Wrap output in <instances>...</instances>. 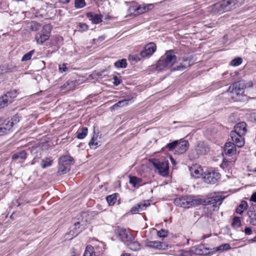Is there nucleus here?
Instances as JSON below:
<instances>
[{
	"label": "nucleus",
	"instance_id": "nucleus-1",
	"mask_svg": "<svg viewBox=\"0 0 256 256\" xmlns=\"http://www.w3.org/2000/svg\"><path fill=\"white\" fill-rule=\"evenodd\" d=\"M223 198L220 196L212 197L210 198L208 200L201 198L198 196L189 195L184 196L177 198L174 200V204L176 206L185 208H189L192 206H196L201 204L205 205L206 204H221Z\"/></svg>",
	"mask_w": 256,
	"mask_h": 256
},
{
	"label": "nucleus",
	"instance_id": "nucleus-2",
	"mask_svg": "<svg viewBox=\"0 0 256 256\" xmlns=\"http://www.w3.org/2000/svg\"><path fill=\"white\" fill-rule=\"evenodd\" d=\"M176 62V56H175L174 51L172 50H168L158 62L156 69V70L160 71L167 68L173 70L172 68L175 67H173V66Z\"/></svg>",
	"mask_w": 256,
	"mask_h": 256
},
{
	"label": "nucleus",
	"instance_id": "nucleus-3",
	"mask_svg": "<svg viewBox=\"0 0 256 256\" xmlns=\"http://www.w3.org/2000/svg\"><path fill=\"white\" fill-rule=\"evenodd\" d=\"M244 0H219L211 8L214 13L224 12L230 10L234 6L241 5Z\"/></svg>",
	"mask_w": 256,
	"mask_h": 256
},
{
	"label": "nucleus",
	"instance_id": "nucleus-4",
	"mask_svg": "<svg viewBox=\"0 0 256 256\" xmlns=\"http://www.w3.org/2000/svg\"><path fill=\"white\" fill-rule=\"evenodd\" d=\"M244 84L236 82L232 84L228 88V92L231 94V98L236 101L241 100L244 94Z\"/></svg>",
	"mask_w": 256,
	"mask_h": 256
},
{
	"label": "nucleus",
	"instance_id": "nucleus-5",
	"mask_svg": "<svg viewBox=\"0 0 256 256\" xmlns=\"http://www.w3.org/2000/svg\"><path fill=\"white\" fill-rule=\"evenodd\" d=\"M189 146L188 140H175L172 143L168 144L166 146L170 150H174V154H182L186 152Z\"/></svg>",
	"mask_w": 256,
	"mask_h": 256
},
{
	"label": "nucleus",
	"instance_id": "nucleus-6",
	"mask_svg": "<svg viewBox=\"0 0 256 256\" xmlns=\"http://www.w3.org/2000/svg\"><path fill=\"white\" fill-rule=\"evenodd\" d=\"M72 160V158L68 156H64L60 158L58 173L61 175L68 172L70 169Z\"/></svg>",
	"mask_w": 256,
	"mask_h": 256
},
{
	"label": "nucleus",
	"instance_id": "nucleus-7",
	"mask_svg": "<svg viewBox=\"0 0 256 256\" xmlns=\"http://www.w3.org/2000/svg\"><path fill=\"white\" fill-rule=\"evenodd\" d=\"M154 167L157 170L158 174L162 176H168L169 166L168 161H160L154 159L152 160Z\"/></svg>",
	"mask_w": 256,
	"mask_h": 256
},
{
	"label": "nucleus",
	"instance_id": "nucleus-8",
	"mask_svg": "<svg viewBox=\"0 0 256 256\" xmlns=\"http://www.w3.org/2000/svg\"><path fill=\"white\" fill-rule=\"evenodd\" d=\"M51 30L50 26L46 25L43 27L42 30L36 35V40L38 44H42L50 38V34Z\"/></svg>",
	"mask_w": 256,
	"mask_h": 256
},
{
	"label": "nucleus",
	"instance_id": "nucleus-9",
	"mask_svg": "<svg viewBox=\"0 0 256 256\" xmlns=\"http://www.w3.org/2000/svg\"><path fill=\"white\" fill-rule=\"evenodd\" d=\"M220 174L216 170L207 171L204 172V181L207 184H215L220 178Z\"/></svg>",
	"mask_w": 256,
	"mask_h": 256
},
{
	"label": "nucleus",
	"instance_id": "nucleus-10",
	"mask_svg": "<svg viewBox=\"0 0 256 256\" xmlns=\"http://www.w3.org/2000/svg\"><path fill=\"white\" fill-rule=\"evenodd\" d=\"M16 96V91L13 90L6 92L4 96L0 97V109L7 106L8 103H11L13 99Z\"/></svg>",
	"mask_w": 256,
	"mask_h": 256
},
{
	"label": "nucleus",
	"instance_id": "nucleus-11",
	"mask_svg": "<svg viewBox=\"0 0 256 256\" xmlns=\"http://www.w3.org/2000/svg\"><path fill=\"white\" fill-rule=\"evenodd\" d=\"M156 46L154 42H150L146 44L144 50L140 52V55L142 58L150 56L156 50Z\"/></svg>",
	"mask_w": 256,
	"mask_h": 256
},
{
	"label": "nucleus",
	"instance_id": "nucleus-12",
	"mask_svg": "<svg viewBox=\"0 0 256 256\" xmlns=\"http://www.w3.org/2000/svg\"><path fill=\"white\" fill-rule=\"evenodd\" d=\"M150 205L149 200H143L133 206L130 210V212L132 214H138L145 210Z\"/></svg>",
	"mask_w": 256,
	"mask_h": 256
},
{
	"label": "nucleus",
	"instance_id": "nucleus-13",
	"mask_svg": "<svg viewBox=\"0 0 256 256\" xmlns=\"http://www.w3.org/2000/svg\"><path fill=\"white\" fill-rule=\"evenodd\" d=\"M116 234L120 240L123 242H127L132 240L133 236L130 234H128L125 229L118 228L116 230Z\"/></svg>",
	"mask_w": 256,
	"mask_h": 256
},
{
	"label": "nucleus",
	"instance_id": "nucleus-14",
	"mask_svg": "<svg viewBox=\"0 0 256 256\" xmlns=\"http://www.w3.org/2000/svg\"><path fill=\"white\" fill-rule=\"evenodd\" d=\"M14 122L11 120H6L0 124V136L8 134L12 129Z\"/></svg>",
	"mask_w": 256,
	"mask_h": 256
},
{
	"label": "nucleus",
	"instance_id": "nucleus-15",
	"mask_svg": "<svg viewBox=\"0 0 256 256\" xmlns=\"http://www.w3.org/2000/svg\"><path fill=\"white\" fill-rule=\"evenodd\" d=\"M145 246L147 248L156 250H166L168 247L166 244L157 240L147 241L145 244Z\"/></svg>",
	"mask_w": 256,
	"mask_h": 256
},
{
	"label": "nucleus",
	"instance_id": "nucleus-16",
	"mask_svg": "<svg viewBox=\"0 0 256 256\" xmlns=\"http://www.w3.org/2000/svg\"><path fill=\"white\" fill-rule=\"evenodd\" d=\"M232 140L238 148H242L244 144V138L242 137V134L232 132L230 133Z\"/></svg>",
	"mask_w": 256,
	"mask_h": 256
},
{
	"label": "nucleus",
	"instance_id": "nucleus-17",
	"mask_svg": "<svg viewBox=\"0 0 256 256\" xmlns=\"http://www.w3.org/2000/svg\"><path fill=\"white\" fill-rule=\"evenodd\" d=\"M194 254L197 255H206L210 250L204 244H200L192 247Z\"/></svg>",
	"mask_w": 256,
	"mask_h": 256
},
{
	"label": "nucleus",
	"instance_id": "nucleus-18",
	"mask_svg": "<svg viewBox=\"0 0 256 256\" xmlns=\"http://www.w3.org/2000/svg\"><path fill=\"white\" fill-rule=\"evenodd\" d=\"M190 172L191 176L195 178H200L204 173L203 170L198 164H195L191 166L190 168Z\"/></svg>",
	"mask_w": 256,
	"mask_h": 256
},
{
	"label": "nucleus",
	"instance_id": "nucleus-19",
	"mask_svg": "<svg viewBox=\"0 0 256 256\" xmlns=\"http://www.w3.org/2000/svg\"><path fill=\"white\" fill-rule=\"evenodd\" d=\"M195 150L198 155H204L209 150L207 145L203 142H199L197 143Z\"/></svg>",
	"mask_w": 256,
	"mask_h": 256
},
{
	"label": "nucleus",
	"instance_id": "nucleus-20",
	"mask_svg": "<svg viewBox=\"0 0 256 256\" xmlns=\"http://www.w3.org/2000/svg\"><path fill=\"white\" fill-rule=\"evenodd\" d=\"M178 60L182 61V62L173 68V70H182L190 65L191 60L188 58H182V59L180 58Z\"/></svg>",
	"mask_w": 256,
	"mask_h": 256
},
{
	"label": "nucleus",
	"instance_id": "nucleus-21",
	"mask_svg": "<svg viewBox=\"0 0 256 256\" xmlns=\"http://www.w3.org/2000/svg\"><path fill=\"white\" fill-rule=\"evenodd\" d=\"M225 154L229 156H232L236 154V148L235 144L233 142H226L224 148Z\"/></svg>",
	"mask_w": 256,
	"mask_h": 256
},
{
	"label": "nucleus",
	"instance_id": "nucleus-22",
	"mask_svg": "<svg viewBox=\"0 0 256 256\" xmlns=\"http://www.w3.org/2000/svg\"><path fill=\"white\" fill-rule=\"evenodd\" d=\"M86 17L94 24H98L102 21V16L100 14L94 12H88L86 14Z\"/></svg>",
	"mask_w": 256,
	"mask_h": 256
},
{
	"label": "nucleus",
	"instance_id": "nucleus-23",
	"mask_svg": "<svg viewBox=\"0 0 256 256\" xmlns=\"http://www.w3.org/2000/svg\"><path fill=\"white\" fill-rule=\"evenodd\" d=\"M154 8V5L153 4H148L146 5L138 6L136 8H133V10H134L136 14H141L152 9Z\"/></svg>",
	"mask_w": 256,
	"mask_h": 256
},
{
	"label": "nucleus",
	"instance_id": "nucleus-24",
	"mask_svg": "<svg viewBox=\"0 0 256 256\" xmlns=\"http://www.w3.org/2000/svg\"><path fill=\"white\" fill-rule=\"evenodd\" d=\"M232 132L244 135L246 132V124L244 122L238 123L234 126Z\"/></svg>",
	"mask_w": 256,
	"mask_h": 256
},
{
	"label": "nucleus",
	"instance_id": "nucleus-25",
	"mask_svg": "<svg viewBox=\"0 0 256 256\" xmlns=\"http://www.w3.org/2000/svg\"><path fill=\"white\" fill-rule=\"evenodd\" d=\"M129 182L132 187L138 188L142 184V180L135 176H129Z\"/></svg>",
	"mask_w": 256,
	"mask_h": 256
},
{
	"label": "nucleus",
	"instance_id": "nucleus-26",
	"mask_svg": "<svg viewBox=\"0 0 256 256\" xmlns=\"http://www.w3.org/2000/svg\"><path fill=\"white\" fill-rule=\"evenodd\" d=\"M234 160H228L224 159L220 164V167L224 170H229L234 166Z\"/></svg>",
	"mask_w": 256,
	"mask_h": 256
},
{
	"label": "nucleus",
	"instance_id": "nucleus-27",
	"mask_svg": "<svg viewBox=\"0 0 256 256\" xmlns=\"http://www.w3.org/2000/svg\"><path fill=\"white\" fill-rule=\"evenodd\" d=\"M80 222H76L74 226L71 228L69 234L72 235V237L76 236L82 230H80Z\"/></svg>",
	"mask_w": 256,
	"mask_h": 256
},
{
	"label": "nucleus",
	"instance_id": "nucleus-28",
	"mask_svg": "<svg viewBox=\"0 0 256 256\" xmlns=\"http://www.w3.org/2000/svg\"><path fill=\"white\" fill-rule=\"evenodd\" d=\"M26 158V153L25 150L14 154L12 156V159L14 160H24Z\"/></svg>",
	"mask_w": 256,
	"mask_h": 256
},
{
	"label": "nucleus",
	"instance_id": "nucleus-29",
	"mask_svg": "<svg viewBox=\"0 0 256 256\" xmlns=\"http://www.w3.org/2000/svg\"><path fill=\"white\" fill-rule=\"evenodd\" d=\"M127 244L128 248L134 251H137L140 249V245L138 242L129 241Z\"/></svg>",
	"mask_w": 256,
	"mask_h": 256
},
{
	"label": "nucleus",
	"instance_id": "nucleus-30",
	"mask_svg": "<svg viewBox=\"0 0 256 256\" xmlns=\"http://www.w3.org/2000/svg\"><path fill=\"white\" fill-rule=\"evenodd\" d=\"M88 130L86 127H82L76 132V138L78 139L84 138L88 134Z\"/></svg>",
	"mask_w": 256,
	"mask_h": 256
},
{
	"label": "nucleus",
	"instance_id": "nucleus-31",
	"mask_svg": "<svg viewBox=\"0 0 256 256\" xmlns=\"http://www.w3.org/2000/svg\"><path fill=\"white\" fill-rule=\"evenodd\" d=\"M248 204L246 201H242L239 206L236 209V212L242 214L248 208Z\"/></svg>",
	"mask_w": 256,
	"mask_h": 256
},
{
	"label": "nucleus",
	"instance_id": "nucleus-32",
	"mask_svg": "<svg viewBox=\"0 0 256 256\" xmlns=\"http://www.w3.org/2000/svg\"><path fill=\"white\" fill-rule=\"evenodd\" d=\"M53 163V160L50 158L46 157L44 158L40 164L41 167L43 168L50 166Z\"/></svg>",
	"mask_w": 256,
	"mask_h": 256
},
{
	"label": "nucleus",
	"instance_id": "nucleus-33",
	"mask_svg": "<svg viewBox=\"0 0 256 256\" xmlns=\"http://www.w3.org/2000/svg\"><path fill=\"white\" fill-rule=\"evenodd\" d=\"M83 256H96L94 247L91 245L88 246L86 248Z\"/></svg>",
	"mask_w": 256,
	"mask_h": 256
},
{
	"label": "nucleus",
	"instance_id": "nucleus-34",
	"mask_svg": "<svg viewBox=\"0 0 256 256\" xmlns=\"http://www.w3.org/2000/svg\"><path fill=\"white\" fill-rule=\"evenodd\" d=\"M231 249V246L228 244H223L214 248L216 252H223L228 250Z\"/></svg>",
	"mask_w": 256,
	"mask_h": 256
},
{
	"label": "nucleus",
	"instance_id": "nucleus-35",
	"mask_svg": "<svg viewBox=\"0 0 256 256\" xmlns=\"http://www.w3.org/2000/svg\"><path fill=\"white\" fill-rule=\"evenodd\" d=\"M194 252L192 247L187 250H181L178 256H192L194 255Z\"/></svg>",
	"mask_w": 256,
	"mask_h": 256
},
{
	"label": "nucleus",
	"instance_id": "nucleus-36",
	"mask_svg": "<svg viewBox=\"0 0 256 256\" xmlns=\"http://www.w3.org/2000/svg\"><path fill=\"white\" fill-rule=\"evenodd\" d=\"M127 66L126 60L122 59L114 62V66L118 68H125Z\"/></svg>",
	"mask_w": 256,
	"mask_h": 256
},
{
	"label": "nucleus",
	"instance_id": "nucleus-37",
	"mask_svg": "<svg viewBox=\"0 0 256 256\" xmlns=\"http://www.w3.org/2000/svg\"><path fill=\"white\" fill-rule=\"evenodd\" d=\"M116 194L108 196L106 198L109 205H113L116 202Z\"/></svg>",
	"mask_w": 256,
	"mask_h": 256
},
{
	"label": "nucleus",
	"instance_id": "nucleus-38",
	"mask_svg": "<svg viewBox=\"0 0 256 256\" xmlns=\"http://www.w3.org/2000/svg\"><path fill=\"white\" fill-rule=\"evenodd\" d=\"M232 226L234 228H238L241 225L240 218L238 216L234 217L232 222Z\"/></svg>",
	"mask_w": 256,
	"mask_h": 256
},
{
	"label": "nucleus",
	"instance_id": "nucleus-39",
	"mask_svg": "<svg viewBox=\"0 0 256 256\" xmlns=\"http://www.w3.org/2000/svg\"><path fill=\"white\" fill-rule=\"evenodd\" d=\"M34 50H32L28 52L26 54H24L23 57L22 58V62H26L27 60H28L31 59L32 56L34 54Z\"/></svg>",
	"mask_w": 256,
	"mask_h": 256
},
{
	"label": "nucleus",
	"instance_id": "nucleus-40",
	"mask_svg": "<svg viewBox=\"0 0 256 256\" xmlns=\"http://www.w3.org/2000/svg\"><path fill=\"white\" fill-rule=\"evenodd\" d=\"M98 142L97 141V137H92L90 142H89V146L92 148H95L98 146Z\"/></svg>",
	"mask_w": 256,
	"mask_h": 256
},
{
	"label": "nucleus",
	"instance_id": "nucleus-41",
	"mask_svg": "<svg viewBox=\"0 0 256 256\" xmlns=\"http://www.w3.org/2000/svg\"><path fill=\"white\" fill-rule=\"evenodd\" d=\"M242 62V60L241 58H236L232 60L230 62V65L234 66H236L240 65Z\"/></svg>",
	"mask_w": 256,
	"mask_h": 256
},
{
	"label": "nucleus",
	"instance_id": "nucleus-42",
	"mask_svg": "<svg viewBox=\"0 0 256 256\" xmlns=\"http://www.w3.org/2000/svg\"><path fill=\"white\" fill-rule=\"evenodd\" d=\"M86 5L84 0H75L74 6L77 8H80L84 7Z\"/></svg>",
	"mask_w": 256,
	"mask_h": 256
},
{
	"label": "nucleus",
	"instance_id": "nucleus-43",
	"mask_svg": "<svg viewBox=\"0 0 256 256\" xmlns=\"http://www.w3.org/2000/svg\"><path fill=\"white\" fill-rule=\"evenodd\" d=\"M168 232L167 230L162 229L157 232V235L160 238H164L168 236Z\"/></svg>",
	"mask_w": 256,
	"mask_h": 256
},
{
	"label": "nucleus",
	"instance_id": "nucleus-44",
	"mask_svg": "<svg viewBox=\"0 0 256 256\" xmlns=\"http://www.w3.org/2000/svg\"><path fill=\"white\" fill-rule=\"evenodd\" d=\"M41 26L40 24L36 22H32L30 25V28L33 31H36L40 29Z\"/></svg>",
	"mask_w": 256,
	"mask_h": 256
},
{
	"label": "nucleus",
	"instance_id": "nucleus-45",
	"mask_svg": "<svg viewBox=\"0 0 256 256\" xmlns=\"http://www.w3.org/2000/svg\"><path fill=\"white\" fill-rule=\"evenodd\" d=\"M78 31L83 32L88 30V26L85 23H80L78 25Z\"/></svg>",
	"mask_w": 256,
	"mask_h": 256
},
{
	"label": "nucleus",
	"instance_id": "nucleus-46",
	"mask_svg": "<svg viewBox=\"0 0 256 256\" xmlns=\"http://www.w3.org/2000/svg\"><path fill=\"white\" fill-rule=\"evenodd\" d=\"M128 100H123L120 101L118 103L114 105V106L116 107V106H124V104L126 105V104H128Z\"/></svg>",
	"mask_w": 256,
	"mask_h": 256
},
{
	"label": "nucleus",
	"instance_id": "nucleus-47",
	"mask_svg": "<svg viewBox=\"0 0 256 256\" xmlns=\"http://www.w3.org/2000/svg\"><path fill=\"white\" fill-rule=\"evenodd\" d=\"M58 69L60 72H63L66 71L68 68L66 67V64H63L62 65H60L58 67Z\"/></svg>",
	"mask_w": 256,
	"mask_h": 256
},
{
	"label": "nucleus",
	"instance_id": "nucleus-48",
	"mask_svg": "<svg viewBox=\"0 0 256 256\" xmlns=\"http://www.w3.org/2000/svg\"><path fill=\"white\" fill-rule=\"evenodd\" d=\"M256 214V208H253L252 210L250 209V210L248 212V216L249 218H250L254 216V214Z\"/></svg>",
	"mask_w": 256,
	"mask_h": 256
},
{
	"label": "nucleus",
	"instance_id": "nucleus-49",
	"mask_svg": "<svg viewBox=\"0 0 256 256\" xmlns=\"http://www.w3.org/2000/svg\"><path fill=\"white\" fill-rule=\"evenodd\" d=\"M114 81L113 82V84L114 86H116L120 84L122 82L121 80L119 78L117 77L116 76H114Z\"/></svg>",
	"mask_w": 256,
	"mask_h": 256
},
{
	"label": "nucleus",
	"instance_id": "nucleus-50",
	"mask_svg": "<svg viewBox=\"0 0 256 256\" xmlns=\"http://www.w3.org/2000/svg\"><path fill=\"white\" fill-rule=\"evenodd\" d=\"M256 208V205L253 206V208ZM250 223L253 225L256 226V214H254V216L250 218Z\"/></svg>",
	"mask_w": 256,
	"mask_h": 256
},
{
	"label": "nucleus",
	"instance_id": "nucleus-51",
	"mask_svg": "<svg viewBox=\"0 0 256 256\" xmlns=\"http://www.w3.org/2000/svg\"><path fill=\"white\" fill-rule=\"evenodd\" d=\"M244 232H245L246 234L250 235L252 233V230L250 228H246L244 230Z\"/></svg>",
	"mask_w": 256,
	"mask_h": 256
},
{
	"label": "nucleus",
	"instance_id": "nucleus-52",
	"mask_svg": "<svg viewBox=\"0 0 256 256\" xmlns=\"http://www.w3.org/2000/svg\"><path fill=\"white\" fill-rule=\"evenodd\" d=\"M71 0H58V2L63 4H68Z\"/></svg>",
	"mask_w": 256,
	"mask_h": 256
},
{
	"label": "nucleus",
	"instance_id": "nucleus-53",
	"mask_svg": "<svg viewBox=\"0 0 256 256\" xmlns=\"http://www.w3.org/2000/svg\"><path fill=\"white\" fill-rule=\"evenodd\" d=\"M250 200L256 202V192H254L250 197Z\"/></svg>",
	"mask_w": 256,
	"mask_h": 256
},
{
	"label": "nucleus",
	"instance_id": "nucleus-54",
	"mask_svg": "<svg viewBox=\"0 0 256 256\" xmlns=\"http://www.w3.org/2000/svg\"><path fill=\"white\" fill-rule=\"evenodd\" d=\"M253 86V83L252 82H248L246 83V84H244V89L247 87H248V88H250V87H252Z\"/></svg>",
	"mask_w": 256,
	"mask_h": 256
},
{
	"label": "nucleus",
	"instance_id": "nucleus-55",
	"mask_svg": "<svg viewBox=\"0 0 256 256\" xmlns=\"http://www.w3.org/2000/svg\"><path fill=\"white\" fill-rule=\"evenodd\" d=\"M170 160H171V162L172 163L174 164V165H175L176 164V162L175 160L172 158L170 157Z\"/></svg>",
	"mask_w": 256,
	"mask_h": 256
},
{
	"label": "nucleus",
	"instance_id": "nucleus-56",
	"mask_svg": "<svg viewBox=\"0 0 256 256\" xmlns=\"http://www.w3.org/2000/svg\"><path fill=\"white\" fill-rule=\"evenodd\" d=\"M210 236V235H208V236H203L202 237V239H205L206 238H208Z\"/></svg>",
	"mask_w": 256,
	"mask_h": 256
},
{
	"label": "nucleus",
	"instance_id": "nucleus-57",
	"mask_svg": "<svg viewBox=\"0 0 256 256\" xmlns=\"http://www.w3.org/2000/svg\"><path fill=\"white\" fill-rule=\"evenodd\" d=\"M122 256H130V255L128 254H124Z\"/></svg>",
	"mask_w": 256,
	"mask_h": 256
},
{
	"label": "nucleus",
	"instance_id": "nucleus-58",
	"mask_svg": "<svg viewBox=\"0 0 256 256\" xmlns=\"http://www.w3.org/2000/svg\"><path fill=\"white\" fill-rule=\"evenodd\" d=\"M16 117H14V118H12V120H14V121H16Z\"/></svg>",
	"mask_w": 256,
	"mask_h": 256
},
{
	"label": "nucleus",
	"instance_id": "nucleus-59",
	"mask_svg": "<svg viewBox=\"0 0 256 256\" xmlns=\"http://www.w3.org/2000/svg\"><path fill=\"white\" fill-rule=\"evenodd\" d=\"M251 240H252V242H256V240H253V239H252Z\"/></svg>",
	"mask_w": 256,
	"mask_h": 256
},
{
	"label": "nucleus",
	"instance_id": "nucleus-60",
	"mask_svg": "<svg viewBox=\"0 0 256 256\" xmlns=\"http://www.w3.org/2000/svg\"><path fill=\"white\" fill-rule=\"evenodd\" d=\"M254 172H256V168L254 169Z\"/></svg>",
	"mask_w": 256,
	"mask_h": 256
},
{
	"label": "nucleus",
	"instance_id": "nucleus-61",
	"mask_svg": "<svg viewBox=\"0 0 256 256\" xmlns=\"http://www.w3.org/2000/svg\"><path fill=\"white\" fill-rule=\"evenodd\" d=\"M255 155H256V154H255Z\"/></svg>",
	"mask_w": 256,
	"mask_h": 256
}]
</instances>
